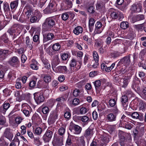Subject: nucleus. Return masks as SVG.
Listing matches in <instances>:
<instances>
[{
  "instance_id": "4c0bfd02",
  "label": "nucleus",
  "mask_w": 146,
  "mask_h": 146,
  "mask_svg": "<svg viewBox=\"0 0 146 146\" xmlns=\"http://www.w3.org/2000/svg\"><path fill=\"white\" fill-rule=\"evenodd\" d=\"M65 127L63 126L62 127L59 128L58 130V134L61 137H63V136L65 134Z\"/></svg>"
},
{
  "instance_id": "13d9d810",
  "label": "nucleus",
  "mask_w": 146,
  "mask_h": 146,
  "mask_svg": "<svg viewBox=\"0 0 146 146\" xmlns=\"http://www.w3.org/2000/svg\"><path fill=\"white\" fill-rule=\"evenodd\" d=\"M42 111L43 114H47L49 111V108L48 107H44L42 109Z\"/></svg>"
},
{
  "instance_id": "5fc2aeb1",
  "label": "nucleus",
  "mask_w": 146,
  "mask_h": 146,
  "mask_svg": "<svg viewBox=\"0 0 146 146\" xmlns=\"http://www.w3.org/2000/svg\"><path fill=\"white\" fill-rule=\"evenodd\" d=\"M83 39L87 42V43L88 44L90 45L92 44L91 40L89 38L88 35H85L83 36Z\"/></svg>"
},
{
  "instance_id": "dca6fc26",
  "label": "nucleus",
  "mask_w": 146,
  "mask_h": 146,
  "mask_svg": "<svg viewBox=\"0 0 146 146\" xmlns=\"http://www.w3.org/2000/svg\"><path fill=\"white\" fill-rule=\"evenodd\" d=\"M131 117L133 119H138L140 121H142L143 120V114L141 113L134 112L131 114Z\"/></svg>"
},
{
  "instance_id": "4be33fe9",
  "label": "nucleus",
  "mask_w": 146,
  "mask_h": 146,
  "mask_svg": "<svg viewBox=\"0 0 146 146\" xmlns=\"http://www.w3.org/2000/svg\"><path fill=\"white\" fill-rule=\"evenodd\" d=\"M121 99L123 109L124 110H126L128 106V104L127 103L128 100L127 97L126 96L123 95L121 97Z\"/></svg>"
},
{
  "instance_id": "6e6552de",
  "label": "nucleus",
  "mask_w": 146,
  "mask_h": 146,
  "mask_svg": "<svg viewBox=\"0 0 146 146\" xmlns=\"http://www.w3.org/2000/svg\"><path fill=\"white\" fill-rule=\"evenodd\" d=\"M34 99L37 104L43 102L45 98L42 92L36 93L34 94Z\"/></svg>"
},
{
  "instance_id": "a211bd4d",
  "label": "nucleus",
  "mask_w": 146,
  "mask_h": 146,
  "mask_svg": "<svg viewBox=\"0 0 146 146\" xmlns=\"http://www.w3.org/2000/svg\"><path fill=\"white\" fill-rule=\"evenodd\" d=\"M9 51L3 49L0 50V60H4L8 54Z\"/></svg>"
},
{
  "instance_id": "603ef678",
  "label": "nucleus",
  "mask_w": 146,
  "mask_h": 146,
  "mask_svg": "<svg viewBox=\"0 0 146 146\" xmlns=\"http://www.w3.org/2000/svg\"><path fill=\"white\" fill-rule=\"evenodd\" d=\"M93 56L95 62H98L99 57L97 52L96 51H94L93 52Z\"/></svg>"
},
{
  "instance_id": "9b49d317",
  "label": "nucleus",
  "mask_w": 146,
  "mask_h": 146,
  "mask_svg": "<svg viewBox=\"0 0 146 146\" xmlns=\"http://www.w3.org/2000/svg\"><path fill=\"white\" fill-rule=\"evenodd\" d=\"M131 10L136 13H139L142 11L143 8L142 4L140 3H136L133 4L132 6Z\"/></svg>"
},
{
  "instance_id": "6e6d98bb",
  "label": "nucleus",
  "mask_w": 146,
  "mask_h": 146,
  "mask_svg": "<svg viewBox=\"0 0 146 146\" xmlns=\"http://www.w3.org/2000/svg\"><path fill=\"white\" fill-rule=\"evenodd\" d=\"M88 117L86 115L81 116V121L85 123L86 124L88 123Z\"/></svg>"
},
{
  "instance_id": "a18cd8bd",
  "label": "nucleus",
  "mask_w": 146,
  "mask_h": 146,
  "mask_svg": "<svg viewBox=\"0 0 146 146\" xmlns=\"http://www.w3.org/2000/svg\"><path fill=\"white\" fill-rule=\"evenodd\" d=\"M34 16L40 20L42 16V14L39 11L36 10L34 12Z\"/></svg>"
},
{
  "instance_id": "ea45409f",
  "label": "nucleus",
  "mask_w": 146,
  "mask_h": 146,
  "mask_svg": "<svg viewBox=\"0 0 146 146\" xmlns=\"http://www.w3.org/2000/svg\"><path fill=\"white\" fill-rule=\"evenodd\" d=\"M133 126V124L128 122H125V123L121 126V127L128 129L130 130L132 128Z\"/></svg>"
},
{
  "instance_id": "4468645a",
  "label": "nucleus",
  "mask_w": 146,
  "mask_h": 146,
  "mask_svg": "<svg viewBox=\"0 0 146 146\" xmlns=\"http://www.w3.org/2000/svg\"><path fill=\"white\" fill-rule=\"evenodd\" d=\"M94 129L91 127H89L86 131L84 134V136L87 140H89L94 134Z\"/></svg>"
},
{
  "instance_id": "7ed1b4c3",
  "label": "nucleus",
  "mask_w": 146,
  "mask_h": 146,
  "mask_svg": "<svg viewBox=\"0 0 146 146\" xmlns=\"http://www.w3.org/2000/svg\"><path fill=\"white\" fill-rule=\"evenodd\" d=\"M110 17L112 19H115L118 18L120 19H123L124 16L122 13L120 11L117 9L111 8L110 10Z\"/></svg>"
},
{
  "instance_id": "b1692460",
  "label": "nucleus",
  "mask_w": 146,
  "mask_h": 146,
  "mask_svg": "<svg viewBox=\"0 0 146 146\" xmlns=\"http://www.w3.org/2000/svg\"><path fill=\"white\" fill-rule=\"evenodd\" d=\"M75 139L77 141V143L78 146H85V142L83 136L79 137H76Z\"/></svg>"
},
{
  "instance_id": "473e14b6",
  "label": "nucleus",
  "mask_w": 146,
  "mask_h": 146,
  "mask_svg": "<svg viewBox=\"0 0 146 146\" xmlns=\"http://www.w3.org/2000/svg\"><path fill=\"white\" fill-rule=\"evenodd\" d=\"M68 96V94H64L61 97L56 99V101L59 102H63L67 100Z\"/></svg>"
},
{
  "instance_id": "c03bdc74",
  "label": "nucleus",
  "mask_w": 146,
  "mask_h": 146,
  "mask_svg": "<svg viewBox=\"0 0 146 146\" xmlns=\"http://www.w3.org/2000/svg\"><path fill=\"white\" fill-rule=\"evenodd\" d=\"M60 48V45L58 43H56L52 46V49L54 51H58Z\"/></svg>"
},
{
  "instance_id": "774afa93",
  "label": "nucleus",
  "mask_w": 146,
  "mask_h": 146,
  "mask_svg": "<svg viewBox=\"0 0 146 146\" xmlns=\"http://www.w3.org/2000/svg\"><path fill=\"white\" fill-rule=\"evenodd\" d=\"M142 98L146 100V87H144L142 91Z\"/></svg>"
},
{
  "instance_id": "338daca9",
  "label": "nucleus",
  "mask_w": 146,
  "mask_h": 146,
  "mask_svg": "<svg viewBox=\"0 0 146 146\" xmlns=\"http://www.w3.org/2000/svg\"><path fill=\"white\" fill-rule=\"evenodd\" d=\"M21 133L23 135L26 133L27 132L26 127L25 125H22L21 127Z\"/></svg>"
},
{
  "instance_id": "e433bc0d",
  "label": "nucleus",
  "mask_w": 146,
  "mask_h": 146,
  "mask_svg": "<svg viewBox=\"0 0 146 146\" xmlns=\"http://www.w3.org/2000/svg\"><path fill=\"white\" fill-rule=\"evenodd\" d=\"M128 37L130 39H132L135 36V34L134 31L132 29H130L128 34H127Z\"/></svg>"
},
{
  "instance_id": "7c9ffc66",
  "label": "nucleus",
  "mask_w": 146,
  "mask_h": 146,
  "mask_svg": "<svg viewBox=\"0 0 146 146\" xmlns=\"http://www.w3.org/2000/svg\"><path fill=\"white\" fill-rule=\"evenodd\" d=\"M73 129L75 131V133L77 134H79L81 133L82 130L81 127L78 125L74 124L73 125Z\"/></svg>"
},
{
  "instance_id": "f3484780",
  "label": "nucleus",
  "mask_w": 146,
  "mask_h": 146,
  "mask_svg": "<svg viewBox=\"0 0 146 146\" xmlns=\"http://www.w3.org/2000/svg\"><path fill=\"white\" fill-rule=\"evenodd\" d=\"M103 28L102 27V24L100 22L98 21L95 24V28L94 32L96 33H100L102 32Z\"/></svg>"
},
{
  "instance_id": "58836bf2",
  "label": "nucleus",
  "mask_w": 146,
  "mask_h": 146,
  "mask_svg": "<svg viewBox=\"0 0 146 146\" xmlns=\"http://www.w3.org/2000/svg\"><path fill=\"white\" fill-rule=\"evenodd\" d=\"M19 3V1L17 0L11 2L10 7L11 9H16Z\"/></svg>"
},
{
  "instance_id": "0e129e2a",
  "label": "nucleus",
  "mask_w": 146,
  "mask_h": 146,
  "mask_svg": "<svg viewBox=\"0 0 146 146\" xmlns=\"http://www.w3.org/2000/svg\"><path fill=\"white\" fill-rule=\"evenodd\" d=\"M104 8V5L102 3H97L96 5V8L97 10H100Z\"/></svg>"
},
{
  "instance_id": "f8f14e48",
  "label": "nucleus",
  "mask_w": 146,
  "mask_h": 146,
  "mask_svg": "<svg viewBox=\"0 0 146 146\" xmlns=\"http://www.w3.org/2000/svg\"><path fill=\"white\" fill-rule=\"evenodd\" d=\"M58 111L56 110L52 111L49 117L48 121L53 123L58 119Z\"/></svg>"
},
{
  "instance_id": "680f3d73",
  "label": "nucleus",
  "mask_w": 146,
  "mask_h": 146,
  "mask_svg": "<svg viewBox=\"0 0 146 146\" xmlns=\"http://www.w3.org/2000/svg\"><path fill=\"white\" fill-rule=\"evenodd\" d=\"M88 111V110L85 107H82L80 109V114H83L86 113Z\"/></svg>"
},
{
  "instance_id": "864d4df0",
  "label": "nucleus",
  "mask_w": 146,
  "mask_h": 146,
  "mask_svg": "<svg viewBox=\"0 0 146 146\" xmlns=\"http://www.w3.org/2000/svg\"><path fill=\"white\" fill-rule=\"evenodd\" d=\"M3 92L4 93V95L5 96H7L10 95L11 91L10 90L8 89V88H6L3 90Z\"/></svg>"
},
{
  "instance_id": "c85d7f7f",
  "label": "nucleus",
  "mask_w": 146,
  "mask_h": 146,
  "mask_svg": "<svg viewBox=\"0 0 146 146\" xmlns=\"http://www.w3.org/2000/svg\"><path fill=\"white\" fill-rule=\"evenodd\" d=\"M56 70L60 72H64L66 73L67 72V69L65 66H59L56 68Z\"/></svg>"
},
{
  "instance_id": "aec40b11",
  "label": "nucleus",
  "mask_w": 146,
  "mask_h": 146,
  "mask_svg": "<svg viewBox=\"0 0 146 146\" xmlns=\"http://www.w3.org/2000/svg\"><path fill=\"white\" fill-rule=\"evenodd\" d=\"M60 62V60L58 55H56L54 56L53 59L52 61L51 65L52 67L53 68H55L56 66L59 64Z\"/></svg>"
},
{
  "instance_id": "ddd939ff",
  "label": "nucleus",
  "mask_w": 146,
  "mask_h": 146,
  "mask_svg": "<svg viewBox=\"0 0 146 146\" xmlns=\"http://www.w3.org/2000/svg\"><path fill=\"white\" fill-rule=\"evenodd\" d=\"M52 132L49 130H47L45 132L42 137V139L45 143L49 142L51 140Z\"/></svg>"
},
{
  "instance_id": "3c124183",
  "label": "nucleus",
  "mask_w": 146,
  "mask_h": 146,
  "mask_svg": "<svg viewBox=\"0 0 146 146\" xmlns=\"http://www.w3.org/2000/svg\"><path fill=\"white\" fill-rule=\"evenodd\" d=\"M0 39L5 43H7L8 42L7 35L6 33L3 34L0 37Z\"/></svg>"
},
{
  "instance_id": "f03ea898",
  "label": "nucleus",
  "mask_w": 146,
  "mask_h": 146,
  "mask_svg": "<svg viewBox=\"0 0 146 146\" xmlns=\"http://www.w3.org/2000/svg\"><path fill=\"white\" fill-rule=\"evenodd\" d=\"M118 136L120 139L119 143L121 146H126L127 142L131 140L130 134L125 133L122 131H119Z\"/></svg>"
},
{
  "instance_id": "0eeeda50",
  "label": "nucleus",
  "mask_w": 146,
  "mask_h": 146,
  "mask_svg": "<svg viewBox=\"0 0 146 146\" xmlns=\"http://www.w3.org/2000/svg\"><path fill=\"white\" fill-rule=\"evenodd\" d=\"M33 11L32 7L29 5H27L25 7L23 12L28 19L32 16V15L33 14Z\"/></svg>"
},
{
  "instance_id": "412c9836",
  "label": "nucleus",
  "mask_w": 146,
  "mask_h": 146,
  "mask_svg": "<svg viewBox=\"0 0 146 146\" xmlns=\"http://www.w3.org/2000/svg\"><path fill=\"white\" fill-rule=\"evenodd\" d=\"M144 19L143 15H139L133 16L131 19V21L132 23L140 20H143Z\"/></svg>"
},
{
  "instance_id": "20e7f679",
  "label": "nucleus",
  "mask_w": 146,
  "mask_h": 146,
  "mask_svg": "<svg viewBox=\"0 0 146 146\" xmlns=\"http://www.w3.org/2000/svg\"><path fill=\"white\" fill-rule=\"evenodd\" d=\"M22 107L21 110L23 113L26 117H29L32 111L31 106L27 103H24L22 104Z\"/></svg>"
},
{
  "instance_id": "4d7b16f0",
  "label": "nucleus",
  "mask_w": 146,
  "mask_h": 146,
  "mask_svg": "<svg viewBox=\"0 0 146 146\" xmlns=\"http://www.w3.org/2000/svg\"><path fill=\"white\" fill-rule=\"evenodd\" d=\"M64 1L61 4L60 10V11L66 10H68V7L65 5Z\"/></svg>"
},
{
  "instance_id": "423d86ee",
  "label": "nucleus",
  "mask_w": 146,
  "mask_h": 146,
  "mask_svg": "<svg viewBox=\"0 0 146 146\" xmlns=\"http://www.w3.org/2000/svg\"><path fill=\"white\" fill-rule=\"evenodd\" d=\"M130 57L129 56H127L122 58L118 62L117 66L121 65L127 66H128L130 63Z\"/></svg>"
},
{
  "instance_id": "a878e982",
  "label": "nucleus",
  "mask_w": 146,
  "mask_h": 146,
  "mask_svg": "<svg viewBox=\"0 0 146 146\" xmlns=\"http://www.w3.org/2000/svg\"><path fill=\"white\" fill-rule=\"evenodd\" d=\"M54 37L53 34L52 33H49L47 34L45 36H44L43 42H46L52 39Z\"/></svg>"
},
{
  "instance_id": "69168bd1",
  "label": "nucleus",
  "mask_w": 146,
  "mask_h": 146,
  "mask_svg": "<svg viewBox=\"0 0 146 146\" xmlns=\"http://www.w3.org/2000/svg\"><path fill=\"white\" fill-rule=\"evenodd\" d=\"M61 16L62 20L64 21L66 20L69 17L68 14L66 13H64L62 14Z\"/></svg>"
},
{
  "instance_id": "09e8293b",
  "label": "nucleus",
  "mask_w": 146,
  "mask_h": 146,
  "mask_svg": "<svg viewBox=\"0 0 146 146\" xmlns=\"http://www.w3.org/2000/svg\"><path fill=\"white\" fill-rule=\"evenodd\" d=\"M74 137V136L68 134V137L66 142V144L68 145H70L72 143L71 139Z\"/></svg>"
},
{
  "instance_id": "cd10ccee",
  "label": "nucleus",
  "mask_w": 146,
  "mask_h": 146,
  "mask_svg": "<svg viewBox=\"0 0 146 146\" xmlns=\"http://www.w3.org/2000/svg\"><path fill=\"white\" fill-rule=\"evenodd\" d=\"M129 120V118L126 117L124 115H123L120 120L119 124L121 126L125 123V122H127Z\"/></svg>"
},
{
  "instance_id": "5701e85b",
  "label": "nucleus",
  "mask_w": 146,
  "mask_h": 146,
  "mask_svg": "<svg viewBox=\"0 0 146 146\" xmlns=\"http://www.w3.org/2000/svg\"><path fill=\"white\" fill-rule=\"evenodd\" d=\"M131 88L136 92H138L140 90V88L139 86V83L136 80H133L131 85Z\"/></svg>"
},
{
  "instance_id": "a19ab883",
  "label": "nucleus",
  "mask_w": 146,
  "mask_h": 146,
  "mask_svg": "<svg viewBox=\"0 0 146 146\" xmlns=\"http://www.w3.org/2000/svg\"><path fill=\"white\" fill-rule=\"evenodd\" d=\"M139 102L140 110L143 111L145 108L146 104L143 101L141 100H139Z\"/></svg>"
},
{
  "instance_id": "052dcab7",
  "label": "nucleus",
  "mask_w": 146,
  "mask_h": 146,
  "mask_svg": "<svg viewBox=\"0 0 146 146\" xmlns=\"http://www.w3.org/2000/svg\"><path fill=\"white\" fill-rule=\"evenodd\" d=\"M44 80L46 82H48L51 81V77L49 75H46L44 77Z\"/></svg>"
},
{
  "instance_id": "79ce46f5",
  "label": "nucleus",
  "mask_w": 146,
  "mask_h": 146,
  "mask_svg": "<svg viewBox=\"0 0 146 146\" xmlns=\"http://www.w3.org/2000/svg\"><path fill=\"white\" fill-rule=\"evenodd\" d=\"M42 132V129L40 127H37L34 130V133L35 134L38 135H40Z\"/></svg>"
},
{
  "instance_id": "393cba45",
  "label": "nucleus",
  "mask_w": 146,
  "mask_h": 146,
  "mask_svg": "<svg viewBox=\"0 0 146 146\" xmlns=\"http://www.w3.org/2000/svg\"><path fill=\"white\" fill-rule=\"evenodd\" d=\"M116 115L113 113L108 114L106 116L107 120L109 121H113L116 120Z\"/></svg>"
},
{
  "instance_id": "72a5a7b5",
  "label": "nucleus",
  "mask_w": 146,
  "mask_h": 146,
  "mask_svg": "<svg viewBox=\"0 0 146 146\" xmlns=\"http://www.w3.org/2000/svg\"><path fill=\"white\" fill-rule=\"evenodd\" d=\"M38 62L35 60H33L32 63L30 64L31 68L33 70H37L38 68Z\"/></svg>"
},
{
  "instance_id": "2f4dec72",
  "label": "nucleus",
  "mask_w": 146,
  "mask_h": 146,
  "mask_svg": "<svg viewBox=\"0 0 146 146\" xmlns=\"http://www.w3.org/2000/svg\"><path fill=\"white\" fill-rule=\"evenodd\" d=\"M26 43V46L29 48L31 49L32 48V42L29 36L26 37L25 38Z\"/></svg>"
},
{
  "instance_id": "1a4fd4ad",
  "label": "nucleus",
  "mask_w": 146,
  "mask_h": 146,
  "mask_svg": "<svg viewBox=\"0 0 146 146\" xmlns=\"http://www.w3.org/2000/svg\"><path fill=\"white\" fill-rule=\"evenodd\" d=\"M56 5L55 3H50L48 6L44 10V12L46 13H51L56 10Z\"/></svg>"
},
{
  "instance_id": "c9c22d12",
  "label": "nucleus",
  "mask_w": 146,
  "mask_h": 146,
  "mask_svg": "<svg viewBox=\"0 0 146 146\" xmlns=\"http://www.w3.org/2000/svg\"><path fill=\"white\" fill-rule=\"evenodd\" d=\"M146 25V23L144 22L143 23L139 25H135L133 27L136 29L141 31L144 27V26Z\"/></svg>"
},
{
  "instance_id": "f257e3e1",
  "label": "nucleus",
  "mask_w": 146,
  "mask_h": 146,
  "mask_svg": "<svg viewBox=\"0 0 146 146\" xmlns=\"http://www.w3.org/2000/svg\"><path fill=\"white\" fill-rule=\"evenodd\" d=\"M55 18L54 17L47 18L43 23L42 26L43 29L45 31H50L56 25Z\"/></svg>"
},
{
  "instance_id": "2eb2a0df",
  "label": "nucleus",
  "mask_w": 146,
  "mask_h": 146,
  "mask_svg": "<svg viewBox=\"0 0 146 146\" xmlns=\"http://www.w3.org/2000/svg\"><path fill=\"white\" fill-rule=\"evenodd\" d=\"M8 62L11 66H15L19 64V61L17 57L16 56H13L10 58Z\"/></svg>"
},
{
  "instance_id": "39448f33",
  "label": "nucleus",
  "mask_w": 146,
  "mask_h": 146,
  "mask_svg": "<svg viewBox=\"0 0 146 146\" xmlns=\"http://www.w3.org/2000/svg\"><path fill=\"white\" fill-rule=\"evenodd\" d=\"M79 64L77 66H76V61L75 59H72L71 60L70 64V72L72 73L73 72L76 71L79 69L81 66V62H79Z\"/></svg>"
},
{
  "instance_id": "bf43d9fd",
  "label": "nucleus",
  "mask_w": 146,
  "mask_h": 146,
  "mask_svg": "<svg viewBox=\"0 0 146 146\" xmlns=\"http://www.w3.org/2000/svg\"><path fill=\"white\" fill-rule=\"evenodd\" d=\"M110 105L111 107H113L116 104V100L114 99H110L109 102Z\"/></svg>"
},
{
  "instance_id": "37998d69",
  "label": "nucleus",
  "mask_w": 146,
  "mask_h": 146,
  "mask_svg": "<svg viewBox=\"0 0 146 146\" xmlns=\"http://www.w3.org/2000/svg\"><path fill=\"white\" fill-rule=\"evenodd\" d=\"M63 1L68 9L72 7V3L71 1L69 0H64Z\"/></svg>"
},
{
  "instance_id": "9d476101",
  "label": "nucleus",
  "mask_w": 146,
  "mask_h": 146,
  "mask_svg": "<svg viewBox=\"0 0 146 146\" xmlns=\"http://www.w3.org/2000/svg\"><path fill=\"white\" fill-rule=\"evenodd\" d=\"M63 137L54 135V140L52 142V143L54 146H61L63 144Z\"/></svg>"
},
{
  "instance_id": "c756f323",
  "label": "nucleus",
  "mask_w": 146,
  "mask_h": 146,
  "mask_svg": "<svg viewBox=\"0 0 146 146\" xmlns=\"http://www.w3.org/2000/svg\"><path fill=\"white\" fill-rule=\"evenodd\" d=\"M103 80L105 82L106 81L104 79H101L100 80H96L95 81L93 82V83L94 85L96 90L98 89L101 85L102 82H103Z\"/></svg>"
},
{
  "instance_id": "e2e57ef3",
  "label": "nucleus",
  "mask_w": 146,
  "mask_h": 146,
  "mask_svg": "<svg viewBox=\"0 0 146 146\" xmlns=\"http://www.w3.org/2000/svg\"><path fill=\"white\" fill-rule=\"evenodd\" d=\"M39 19L35 16L32 17L30 19V21L31 23H34L36 22H38L39 21Z\"/></svg>"
},
{
  "instance_id": "f704fd0d",
  "label": "nucleus",
  "mask_w": 146,
  "mask_h": 146,
  "mask_svg": "<svg viewBox=\"0 0 146 146\" xmlns=\"http://www.w3.org/2000/svg\"><path fill=\"white\" fill-rule=\"evenodd\" d=\"M130 77L128 76H125L123 78V85L122 87L123 88H126L130 81Z\"/></svg>"
},
{
  "instance_id": "49530a36",
  "label": "nucleus",
  "mask_w": 146,
  "mask_h": 146,
  "mask_svg": "<svg viewBox=\"0 0 146 146\" xmlns=\"http://www.w3.org/2000/svg\"><path fill=\"white\" fill-rule=\"evenodd\" d=\"M19 143V140L18 139H16L10 143L9 146H18Z\"/></svg>"
},
{
  "instance_id": "8fccbe9b",
  "label": "nucleus",
  "mask_w": 146,
  "mask_h": 146,
  "mask_svg": "<svg viewBox=\"0 0 146 146\" xmlns=\"http://www.w3.org/2000/svg\"><path fill=\"white\" fill-rule=\"evenodd\" d=\"M129 24L127 22H122L120 24V27L122 29H125L128 27Z\"/></svg>"
},
{
  "instance_id": "de8ad7c7",
  "label": "nucleus",
  "mask_w": 146,
  "mask_h": 146,
  "mask_svg": "<svg viewBox=\"0 0 146 146\" xmlns=\"http://www.w3.org/2000/svg\"><path fill=\"white\" fill-rule=\"evenodd\" d=\"M33 138L34 139L33 142L35 144L38 146L41 144V143L40 140V137H34Z\"/></svg>"
},
{
  "instance_id": "bb28decb",
  "label": "nucleus",
  "mask_w": 146,
  "mask_h": 146,
  "mask_svg": "<svg viewBox=\"0 0 146 146\" xmlns=\"http://www.w3.org/2000/svg\"><path fill=\"white\" fill-rule=\"evenodd\" d=\"M83 31V28L81 26H78L74 28L73 31V32L76 35H78L80 33H82Z\"/></svg>"
},
{
  "instance_id": "6ab92c4d",
  "label": "nucleus",
  "mask_w": 146,
  "mask_h": 146,
  "mask_svg": "<svg viewBox=\"0 0 146 146\" xmlns=\"http://www.w3.org/2000/svg\"><path fill=\"white\" fill-rule=\"evenodd\" d=\"M4 136L10 141L12 140L13 135L10 129H7L4 133Z\"/></svg>"
}]
</instances>
